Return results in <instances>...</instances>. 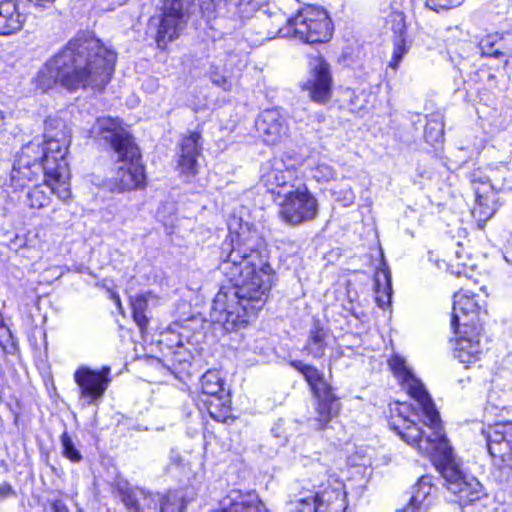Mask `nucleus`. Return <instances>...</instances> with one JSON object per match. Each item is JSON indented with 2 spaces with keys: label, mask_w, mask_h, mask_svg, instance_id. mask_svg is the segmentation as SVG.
<instances>
[{
  "label": "nucleus",
  "mask_w": 512,
  "mask_h": 512,
  "mask_svg": "<svg viewBox=\"0 0 512 512\" xmlns=\"http://www.w3.org/2000/svg\"><path fill=\"white\" fill-rule=\"evenodd\" d=\"M278 429H279V427H274V428H272V433H274V435H275L276 437H279V435H278Z\"/></svg>",
  "instance_id": "603ef678"
},
{
  "label": "nucleus",
  "mask_w": 512,
  "mask_h": 512,
  "mask_svg": "<svg viewBox=\"0 0 512 512\" xmlns=\"http://www.w3.org/2000/svg\"><path fill=\"white\" fill-rule=\"evenodd\" d=\"M312 176L317 181H329L335 178V171L330 165L319 163L312 168Z\"/></svg>",
  "instance_id": "4c0bfd02"
},
{
  "label": "nucleus",
  "mask_w": 512,
  "mask_h": 512,
  "mask_svg": "<svg viewBox=\"0 0 512 512\" xmlns=\"http://www.w3.org/2000/svg\"><path fill=\"white\" fill-rule=\"evenodd\" d=\"M117 170L113 178L118 192L139 189L145 185V172L141 155L134 141L122 140L116 146Z\"/></svg>",
  "instance_id": "0eeeda50"
},
{
  "label": "nucleus",
  "mask_w": 512,
  "mask_h": 512,
  "mask_svg": "<svg viewBox=\"0 0 512 512\" xmlns=\"http://www.w3.org/2000/svg\"><path fill=\"white\" fill-rule=\"evenodd\" d=\"M4 121H5V116H4L3 112L0 111V130L4 127Z\"/></svg>",
  "instance_id": "8fccbe9b"
},
{
  "label": "nucleus",
  "mask_w": 512,
  "mask_h": 512,
  "mask_svg": "<svg viewBox=\"0 0 512 512\" xmlns=\"http://www.w3.org/2000/svg\"><path fill=\"white\" fill-rule=\"evenodd\" d=\"M113 299L115 300V302H116L117 306H118L119 308H121V300H120V297H119L118 295H114V296H113Z\"/></svg>",
  "instance_id": "3c124183"
},
{
  "label": "nucleus",
  "mask_w": 512,
  "mask_h": 512,
  "mask_svg": "<svg viewBox=\"0 0 512 512\" xmlns=\"http://www.w3.org/2000/svg\"><path fill=\"white\" fill-rule=\"evenodd\" d=\"M15 496V491L12 486L8 483L0 484V501Z\"/></svg>",
  "instance_id": "c03bdc74"
},
{
  "label": "nucleus",
  "mask_w": 512,
  "mask_h": 512,
  "mask_svg": "<svg viewBox=\"0 0 512 512\" xmlns=\"http://www.w3.org/2000/svg\"><path fill=\"white\" fill-rule=\"evenodd\" d=\"M280 219L288 225L297 226L314 220L318 214V201L304 185L283 191L274 197Z\"/></svg>",
  "instance_id": "423d86ee"
},
{
  "label": "nucleus",
  "mask_w": 512,
  "mask_h": 512,
  "mask_svg": "<svg viewBox=\"0 0 512 512\" xmlns=\"http://www.w3.org/2000/svg\"><path fill=\"white\" fill-rule=\"evenodd\" d=\"M60 441L62 446V454L72 462H80L82 459L81 453L76 448L74 441L67 432L62 433L60 436Z\"/></svg>",
  "instance_id": "473e14b6"
},
{
  "label": "nucleus",
  "mask_w": 512,
  "mask_h": 512,
  "mask_svg": "<svg viewBox=\"0 0 512 512\" xmlns=\"http://www.w3.org/2000/svg\"><path fill=\"white\" fill-rule=\"evenodd\" d=\"M375 300L378 306L385 309L390 305L392 297L391 274L388 269H379L374 276Z\"/></svg>",
  "instance_id": "c85d7f7f"
},
{
  "label": "nucleus",
  "mask_w": 512,
  "mask_h": 512,
  "mask_svg": "<svg viewBox=\"0 0 512 512\" xmlns=\"http://www.w3.org/2000/svg\"><path fill=\"white\" fill-rule=\"evenodd\" d=\"M117 54L100 39L82 34L71 39L38 72L37 85L47 91L59 84L69 91L103 89L110 81Z\"/></svg>",
  "instance_id": "7ed1b4c3"
},
{
  "label": "nucleus",
  "mask_w": 512,
  "mask_h": 512,
  "mask_svg": "<svg viewBox=\"0 0 512 512\" xmlns=\"http://www.w3.org/2000/svg\"><path fill=\"white\" fill-rule=\"evenodd\" d=\"M409 50V46L406 45L405 37H395L394 39V51L392 60L389 66L396 69L401 62L402 58L406 55Z\"/></svg>",
  "instance_id": "e433bc0d"
},
{
  "label": "nucleus",
  "mask_w": 512,
  "mask_h": 512,
  "mask_svg": "<svg viewBox=\"0 0 512 512\" xmlns=\"http://www.w3.org/2000/svg\"><path fill=\"white\" fill-rule=\"evenodd\" d=\"M463 0H427L426 5L431 10L438 12L439 10L451 9L461 5Z\"/></svg>",
  "instance_id": "ea45409f"
},
{
  "label": "nucleus",
  "mask_w": 512,
  "mask_h": 512,
  "mask_svg": "<svg viewBox=\"0 0 512 512\" xmlns=\"http://www.w3.org/2000/svg\"><path fill=\"white\" fill-rule=\"evenodd\" d=\"M475 193V205L472 209V216L477 220L479 226L484 225L496 213L500 204L497 193L488 191V186L472 185Z\"/></svg>",
  "instance_id": "4be33fe9"
},
{
  "label": "nucleus",
  "mask_w": 512,
  "mask_h": 512,
  "mask_svg": "<svg viewBox=\"0 0 512 512\" xmlns=\"http://www.w3.org/2000/svg\"><path fill=\"white\" fill-rule=\"evenodd\" d=\"M480 290H481L482 292H484L485 297H487V296H488V293L485 291V287H481V288H480Z\"/></svg>",
  "instance_id": "864d4df0"
},
{
  "label": "nucleus",
  "mask_w": 512,
  "mask_h": 512,
  "mask_svg": "<svg viewBox=\"0 0 512 512\" xmlns=\"http://www.w3.org/2000/svg\"><path fill=\"white\" fill-rule=\"evenodd\" d=\"M314 500L318 512H344L347 508L346 491L343 482L335 476L329 475L326 481L313 484Z\"/></svg>",
  "instance_id": "9b49d317"
},
{
  "label": "nucleus",
  "mask_w": 512,
  "mask_h": 512,
  "mask_svg": "<svg viewBox=\"0 0 512 512\" xmlns=\"http://www.w3.org/2000/svg\"><path fill=\"white\" fill-rule=\"evenodd\" d=\"M424 136L428 143H438L443 138V123L437 119L429 120L425 126Z\"/></svg>",
  "instance_id": "c9c22d12"
},
{
  "label": "nucleus",
  "mask_w": 512,
  "mask_h": 512,
  "mask_svg": "<svg viewBox=\"0 0 512 512\" xmlns=\"http://www.w3.org/2000/svg\"><path fill=\"white\" fill-rule=\"evenodd\" d=\"M497 35H487L483 39H481L479 43V47L482 55H487L495 58L504 57V53L500 50L499 47H496L498 42Z\"/></svg>",
  "instance_id": "f704fd0d"
},
{
  "label": "nucleus",
  "mask_w": 512,
  "mask_h": 512,
  "mask_svg": "<svg viewBox=\"0 0 512 512\" xmlns=\"http://www.w3.org/2000/svg\"><path fill=\"white\" fill-rule=\"evenodd\" d=\"M25 21V15L19 11V0H0V36L19 32Z\"/></svg>",
  "instance_id": "393cba45"
},
{
  "label": "nucleus",
  "mask_w": 512,
  "mask_h": 512,
  "mask_svg": "<svg viewBox=\"0 0 512 512\" xmlns=\"http://www.w3.org/2000/svg\"><path fill=\"white\" fill-rule=\"evenodd\" d=\"M437 488L432 483V477L422 476L412 489L410 502L417 505L418 510L427 511L433 503L434 493Z\"/></svg>",
  "instance_id": "bb28decb"
},
{
  "label": "nucleus",
  "mask_w": 512,
  "mask_h": 512,
  "mask_svg": "<svg viewBox=\"0 0 512 512\" xmlns=\"http://www.w3.org/2000/svg\"><path fill=\"white\" fill-rule=\"evenodd\" d=\"M116 488L122 503L129 512H141L145 507H156V498L160 494H154L140 487H133L127 481L120 480Z\"/></svg>",
  "instance_id": "dca6fc26"
},
{
  "label": "nucleus",
  "mask_w": 512,
  "mask_h": 512,
  "mask_svg": "<svg viewBox=\"0 0 512 512\" xmlns=\"http://www.w3.org/2000/svg\"><path fill=\"white\" fill-rule=\"evenodd\" d=\"M200 138V134L194 131L181 140L178 168L187 179L195 176L198 172L197 159L202 149Z\"/></svg>",
  "instance_id": "f3484780"
},
{
  "label": "nucleus",
  "mask_w": 512,
  "mask_h": 512,
  "mask_svg": "<svg viewBox=\"0 0 512 512\" xmlns=\"http://www.w3.org/2000/svg\"><path fill=\"white\" fill-rule=\"evenodd\" d=\"M327 332L319 326H315L310 331V336L306 345V350L315 358H320L325 353Z\"/></svg>",
  "instance_id": "7c9ffc66"
},
{
  "label": "nucleus",
  "mask_w": 512,
  "mask_h": 512,
  "mask_svg": "<svg viewBox=\"0 0 512 512\" xmlns=\"http://www.w3.org/2000/svg\"><path fill=\"white\" fill-rule=\"evenodd\" d=\"M160 503V512H182L185 507L183 495L178 492H169L166 496H161L156 504Z\"/></svg>",
  "instance_id": "2f4dec72"
},
{
  "label": "nucleus",
  "mask_w": 512,
  "mask_h": 512,
  "mask_svg": "<svg viewBox=\"0 0 512 512\" xmlns=\"http://www.w3.org/2000/svg\"><path fill=\"white\" fill-rule=\"evenodd\" d=\"M43 512H69L65 503L60 499L49 500Z\"/></svg>",
  "instance_id": "79ce46f5"
},
{
  "label": "nucleus",
  "mask_w": 512,
  "mask_h": 512,
  "mask_svg": "<svg viewBox=\"0 0 512 512\" xmlns=\"http://www.w3.org/2000/svg\"><path fill=\"white\" fill-rule=\"evenodd\" d=\"M345 309L354 314V305L352 301H349L348 306H345Z\"/></svg>",
  "instance_id": "09e8293b"
},
{
  "label": "nucleus",
  "mask_w": 512,
  "mask_h": 512,
  "mask_svg": "<svg viewBox=\"0 0 512 512\" xmlns=\"http://www.w3.org/2000/svg\"><path fill=\"white\" fill-rule=\"evenodd\" d=\"M345 200L347 201L346 205H349V204L353 203V201H354V194H353L352 191H348L347 192Z\"/></svg>",
  "instance_id": "49530a36"
},
{
  "label": "nucleus",
  "mask_w": 512,
  "mask_h": 512,
  "mask_svg": "<svg viewBox=\"0 0 512 512\" xmlns=\"http://www.w3.org/2000/svg\"><path fill=\"white\" fill-rule=\"evenodd\" d=\"M33 6L37 8H48L55 0H28Z\"/></svg>",
  "instance_id": "a18cd8bd"
},
{
  "label": "nucleus",
  "mask_w": 512,
  "mask_h": 512,
  "mask_svg": "<svg viewBox=\"0 0 512 512\" xmlns=\"http://www.w3.org/2000/svg\"><path fill=\"white\" fill-rule=\"evenodd\" d=\"M483 433L488 451L493 457H499L503 461L512 460V422L489 426Z\"/></svg>",
  "instance_id": "2eb2a0df"
},
{
  "label": "nucleus",
  "mask_w": 512,
  "mask_h": 512,
  "mask_svg": "<svg viewBox=\"0 0 512 512\" xmlns=\"http://www.w3.org/2000/svg\"><path fill=\"white\" fill-rule=\"evenodd\" d=\"M291 366L304 376L314 395L332 389L324 379V375L315 367L306 365L302 361H292Z\"/></svg>",
  "instance_id": "cd10ccee"
},
{
  "label": "nucleus",
  "mask_w": 512,
  "mask_h": 512,
  "mask_svg": "<svg viewBox=\"0 0 512 512\" xmlns=\"http://www.w3.org/2000/svg\"><path fill=\"white\" fill-rule=\"evenodd\" d=\"M154 298L155 296L152 294V292H146L131 298L133 319L142 334L146 332L149 324V320L145 312L147 310L149 301Z\"/></svg>",
  "instance_id": "c756f323"
},
{
  "label": "nucleus",
  "mask_w": 512,
  "mask_h": 512,
  "mask_svg": "<svg viewBox=\"0 0 512 512\" xmlns=\"http://www.w3.org/2000/svg\"><path fill=\"white\" fill-rule=\"evenodd\" d=\"M42 174L44 176V183L35 185L26 193L25 202L32 209H41L47 206L50 203L52 194L63 200L56 191L62 186L61 180L56 177H50L46 173Z\"/></svg>",
  "instance_id": "b1692460"
},
{
  "label": "nucleus",
  "mask_w": 512,
  "mask_h": 512,
  "mask_svg": "<svg viewBox=\"0 0 512 512\" xmlns=\"http://www.w3.org/2000/svg\"><path fill=\"white\" fill-rule=\"evenodd\" d=\"M286 508L287 512H318L313 491L300 483L291 486Z\"/></svg>",
  "instance_id": "a878e982"
},
{
  "label": "nucleus",
  "mask_w": 512,
  "mask_h": 512,
  "mask_svg": "<svg viewBox=\"0 0 512 512\" xmlns=\"http://www.w3.org/2000/svg\"><path fill=\"white\" fill-rule=\"evenodd\" d=\"M0 347L6 353H11L15 349V342L11 330L6 323L0 325Z\"/></svg>",
  "instance_id": "58836bf2"
},
{
  "label": "nucleus",
  "mask_w": 512,
  "mask_h": 512,
  "mask_svg": "<svg viewBox=\"0 0 512 512\" xmlns=\"http://www.w3.org/2000/svg\"><path fill=\"white\" fill-rule=\"evenodd\" d=\"M194 7V0H163L157 45L164 47L184 31Z\"/></svg>",
  "instance_id": "6e6552de"
},
{
  "label": "nucleus",
  "mask_w": 512,
  "mask_h": 512,
  "mask_svg": "<svg viewBox=\"0 0 512 512\" xmlns=\"http://www.w3.org/2000/svg\"><path fill=\"white\" fill-rule=\"evenodd\" d=\"M310 76L303 89L316 103L324 104L331 97L332 78L328 63L321 57H313L310 62Z\"/></svg>",
  "instance_id": "f8f14e48"
},
{
  "label": "nucleus",
  "mask_w": 512,
  "mask_h": 512,
  "mask_svg": "<svg viewBox=\"0 0 512 512\" xmlns=\"http://www.w3.org/2000/svg\"><path fill=\"white\" fill-rule=\"evenodd\" d=\"M285 28L279 30L282 37L293 36L305 43L326 42L332 36V24L328 13L320 7L305 6L286 20Z\"/></svg>",
  "instance_id": "39448f33"
},
{
  "label": "nucleus",
  "mask_w": 512,
  "mask_h": 512,
  "mask_svg": "<svg viewBox=\"0 0 512 512\" xmlns=\"http://www.w3.org/2000/svg\"><path fill=\"white\" fill-rule=\"evenodd\" d=\"M480 327L464 328L456 341L455 357L464 364H471L480 359L483 346L480 342Z\"/></svg>",
  "instance_id": "6ab92c4d"
},
{
  "label": "nucleus",
  "mask_w": 512,
  "mask_h": 512,
  "mask_svg": "<svg viewBox=\"0 0 512 512\" xmlns=\"http://www.w3.org/2000/svg\"><path fill=\"white\" fill-rule=\"evenodd\" d=\"M110 367L105 366L100 371L88 367H80L74 373V380L80 389V396L88 405L101 399L111 381Z\"/></svg>",
  "instance_id": "9d476101"
},
{
  "label": "nucleus",
  "mask_w": 512,
  "mask_h": 512,
  "mask_svg": "<svg viewBox=\"0 0 512 512\" xmlns=\"http://www.w3.org/2000/svg\"><path fill=\"white\" fill-rule=\"evenodd\" d=\"M177 345H178V346H183V342H182V340H179V341L177 342Z\"/></svg>",
  "instance_id": "5fc2aeb1"
},
{
  "label": "nucleus",
  "mask_w": 512,
  "mask_h": 512,
  "mask_svg": "<svg viewBox=\"0 0 512 512\" xmlns=\"http://www.w3.org/2000/svg\"><path fill=\"white\" fill-rule=\"evenodd\" d=\"M44 139V146L31 141L22 147L14 160L9 183L5 185L14 191L21 190L28 182L38 179L41 173H46L61 180L62 186L56 191L66 201L71 194L65 159L70 144V130L61 118L48 117L45 121Z\"/></svg>",
  "instance_id": "20e7f679"
},
{
  "label": "nucleus",
  "mask_w": 512,
  "mask_h": 512,
  "mask_svg": "<svg viewBox=\"0 0 512 512\" xmlns=\"http://www.w3.org/2000/svg\"><path fill=\"white\" fill-rule=\"evenodd\" d=\"M255 126L259 135L267 144L281 142L289 134L288 119L276 108L267 109L260 113Z\"/></svg>",
  "instance_id": "ddd939ff"
},
{
  "label": "nucleus",
  "mask_w": 512,
  "mask_h": 512,
  "mask_svg": "<svg viewBox=\"0 0 512 512\" xmlns=\"http://www.w3.org/2000/svg\"><path fill=\"white\" fill-rule=\"evenodd\" d=\"M90 136L103 139L110 143L114 153H116L117 144L124 139L133 141L132 137L120 128V121L112 117H99L90 129Z\"/></svg>",
  "instance_id": "aec40b11"
},
{
  "label": "nucleus",
  "mask_w": 512,
  "mask_h": 512,
  "mask_svg": "<svg viewBox=\"0 0 512 512\" xmlns=\"http://www.w3.org/2000/svg\"><path fill=\"white\" fill-rule=\"evenodd\" d=\"M212 82L221 87L223 90L228 91L232 88V82L223 75L214 73L211 75Z\"/></svg>",
  "instance_id": "37998d69"
},
{
  "label": "nucleus",
  "mask_w": 512,
  "mask_h": 512,
  "mask_svg": "<svg viewBox=\"0 0 512 512\" xmlns=\"http://www.w3.org/2000/svg\"><path fill=\"white\" fill-rule=\"evenodd\" d=\"M389 366L409 395L417 402L429 432L422 430L410 418V406L399 402L390 408V428L407 444L416 447L420 453L439 458V470L445 481L444 485L451 494L449 501L465 507L480 500L484 495L482 485L475 477L467 476L460 470L443 433L439 413L423 384L407 367L404 358L393 356L389 360Z\"/></svg>",
  "instance_id": "f257e3e1"
},
{
  "label": "nucleus",
  "mask_w": 512,
  "mask_h": 512,
  "mask_svg": "<svg viewBox=\"0 0 512 512\" xmlns=\"http://www.w3.org/2000/svg\"><path fill=\"white\" fill-rule=\"evenodd\" d=\"M229 2L236 6L241 4L240 0H199V6L202 14L207 18H211L214 13Z\"/></svg>",
  "instance_id": "72a5a7b5"
},
{
  "label": "nucleus",
  "mask_w": 512,
  "mask_h": 512,
  "mask_svg": "<svg viewBox=\"0 0 512 512\" xmlns=\"http://www.w3.org/2000/svg\"><path fill=\"white\" fill-rule=\"evenodd\" d=\"M314 470H315V472H318V473L324 472V474H326L324 467L320 464L315 465Z\"/></svg>",
  "instance_id": "de8ad7c7"
},
{
  "label": "nucleus",
  "mask_w": 512,
  "mask_h": 512,
  "mask_svg": "<svg viewBox=\"0 0 512 512\" xmlns=\"http://www.w3.org/2000/svg\"><path fill=\"white\" fill-rule=\"evenodd\" d=\"M233 246L219 269L232 287L222 288L212 304V317L223 323L226 330L237 329L256 316L268 299L273 283V269L259 248L263 240L248 226L232 237Z\"/></svg>",
  "instance_id": "f03ea898"
},
{
  "label": "nucleus",
  "mask_w": 512,
  "mask_h": 512,
  "mask_svg": "<svg viewBox=\"0 0 512 512\" xmlns=\"http://www.w3.org/2000/svg\"><path fill=\"white\" fill-rule=\"evenodd\" d=\"M392 30L395 34V37H405L406 32V24L405 17L403 13L396 12L392 14Z\"/></svg>",
  "instance_id": "a19ab883"
},
{
  "label": "nucleus",
  "mask_w": 512,
  "mask_h": 512,
  "mask_svg": "<svg viewBox=\"0 0 512 512\" xmlns=\"http://www.w3.org/2000/svg\"><path fill=\"white\" fill-rule=\"evenodd\" d=\"M486 173L481 171H474L469 175L472 185H480L481 187L488 186V191L498 193L506 187V179L509 174V169L506 163L491 164L486 167Z\"/></svg>",
  "instance_id": "412c9836"
},
{
  "label": "nucleus",
  "mask_w": 512,
  "mask_h": 512,
  "mask_svg": "<svg viewBox=\"0 0 512 512\" xmlns=\"http://www.w3.org/2000/svg\"><path fill=\"white\" fill-rule=\"evenodd\" d=\"M297 179V169L291 162L283 158H273L264 162L261 166L260 182L266 189L280 197L283 191L295 188L294 181Z\"/></svg>",
  "instance_id": "1a4fd4ad"
},
{
  "label": "nucleus",
  "mask_w": 512,
  "mask_h": 512,
  "mask_svg": "<svg viewBox=\"0 0 512 512\" xmlns=\"http://www.w3.org/2000/svg\"><path fill=\"white\" fill-rule=\"evenodd\" d=\"M316 398L315 415L311 419V425L316 430H324L329 423L339 415L341 403L331 390L314 395Z\"/></svg>",
  "instance_id": "a211bd4d"
},
{
  "label": "nucleus",
  "mask_w": 512,
  "mask_h": 512,
  "mask_svg": "<svg viewBox=\"0 0 512 512\" xmlns=\"http://www.w3.org/2000/svg\"><path fill=\"white\" fill-rule=\"evenodd\" d=\"M482 305L475 299V295H469L466 292L454 294L453 313L451 327L457 332L459 325L464 328L480 327L479 313Z\"/></svg>",
  "instance_id": "4468645a"
},
{
  "label": "nucleus",
  "mask_w": 512,
  "mask_h": 512,
  "mask_svg": "<svg viewBox=\"0 0 512 512\" xmlns=\"http://www.w3.org/2000/svg\"><path fill=\"white\" fill-rule=\"evenodd\" d=\"M200 383L202 393L213 398L208 407L211 416H214L212 407H229L228 393L224 388L223 379L218 371H207L201 377Z\"/></svg>",
  "instance_id": "5701e85b"
}]
</instances>
